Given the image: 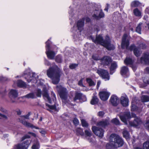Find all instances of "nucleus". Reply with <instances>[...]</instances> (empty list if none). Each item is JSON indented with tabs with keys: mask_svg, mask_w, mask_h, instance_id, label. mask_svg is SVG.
Returning <instances> with one entry per match:
<instances>
[{
	"mask_svg": "<svg viewBox=\"0 0 149 149\" xmlns=\"http://www.w3.org/2000/svg\"><path fill=\"white\" fill-rule=\"evenodd\" d=\"M62 74L61 70L56 65L50 67L47 71V76L52 79V82L54 84L58 83Z\"/></svg>",
	"mask_w": 149,
	"mask_h": 149,
	"instance_id": "1",
	"label": "nucleus"
},
{
	"mask_svg": "<svg viewBox=\"0 0 149 149\" xmlns=\"http://www.w3.org/2000/svg\"><path fill=\"white\" fill-rule=\"evenodd\" d=\"M91 38L93 41L96 44H100L103 47H108L110 45L111 42V40L109 37L106 36L104 40L102 35H96L95 39L92 36Z\"/></svg>",
	"mask_w": 149,
	"mask_h": 149,
	"instance_id": "2",
	"label": "nucleus"
},
{
	"mask_svg": "<svg viewBox=\"0 0 149 149\" xmlns=\"http://www.w3.org/2000/svg\"><path fill=\"white\" fill-rule=\"evenodd\" d=\"M110 138L116 148L122 146L124 144L123 141L118 135L112 134L111 135Z\"/></svg>",
	"mask_w": 149,
	"mask_h": 149,
	"instance_id": "3",
	"label": "nucleus"
},
{
	"mask_svg": "<svg viewBox=\"0 0 149 149\" xmlns=\"http://www.w3.org/2000/svg\"><path fill=\"white\" fill-rule=\"evenodd\" d=\"M96 72L103 79H105V80H107L109 79V74L107 70L99 69L97 70Z\"/></svg>",
	"mask_w": 149,
	"mask_h": 149,
	"instance_id": "4",
	"label": "nucleus"
},
{
	"mask_svg": "<svg viewBox=\"0 0 149 149\" xmlns=\"http://www.w3.org/2000/svg\"><path fill=\"white\" fill-rule=\"evenodd\" d=\"M36 75L33 72H29L28 73H24V76L25 78L27 80L28 82H30L32 80L35 81L34 82L36 83L37 80L36 76Z\"/></svg>",
	"mask_w": 149,
	"mask_h": 149,
	"instance_id": "5",
	"label": "nucleus"
},
{
	"mask_svg": "<svg viewBox=\"0 0 149 149\" xmlns=\"http://www.w3.org/2000/svg\"><path fill=\"white\" fill-rule=\"evenodd\" d=\"M8 95L11 102L13 103L15 102V99L18 96V91L16 90L11 89L8 93Z\"/></svg>",
	"mask_w": 149,
	"mask_h": 149,
	"instance_id": "6",
	"label": "nucleus"
},
{
	"mask_svg": "<svg viewBox=\"0 0 149 149\" xmlns=\"http://www.w3.org/2000/svg\"><path fill=\"white\" fill-rule=\"evenodd\" d=\"M132 116L133 117H135L133 121L129 122L130 124L132 126L137 127L139 126L142 123V121L141 119L137 117H136V115L132 113Z\"/></svg>",
	"mask_w": 149,
	"mask_h": 149,
	"instance_id": "7",
	"label": "nucleus"
},
{
	"mask_svg": "<svg viewBox=\"0 0 149 149\" xmlns=\"http://www.w3.org/2000/svg\"><path fill=\"white\" fill-rule=\"evenodd\" d=\"M92 129L93 132L97 136L101 138L103 137L104 132L103 129L95 126L93 127Z\"/></svg>",
	"mask_w": 149,
	"mask_h": 149,
	"instance_id": "8",
	"label": "nucleus"
},
{
	"mask_svg": "<svg viewBox=\"0 0 149 149\" xmlns=\"http://www.w3.org/2000/svg\"><path fill=\"white\" fill-rule=\"evenodd\" d=\"M101 64L104 66H108L112 62L111 58L108 56H104L100 59Z\"/></svg>",
	"mask_w": 149,
	"mask_h": 149,
	"instance_id": "9",
	"label": "nucleus"
},
{
	"mask_svg": "<svg viewBox=\"0 0 149 149\" xmlns=\"http://www.w3.org/2000/svg\"><path fill=\"white\" fill-rule=\"evenodd\" d=\"M30 144L29 140H26L21 144L16 146V149H27Z\"/></svg>",
	"mask_w": 149,
	"mask_h": 149,
	"instance_id": "10",
	"label": "nucleus"
},
{
	"mask_svg": "<svg viewBox=\"0 0 149 149\" xmlns=\"http://www.w3.org/2000/svg\"><path fill=\"white\" fill-rule=\"evenodd\" d=\"M127 49H129L130 51L133 50L134 55L137 57L139 56L142 53L140 47H126Z\"/></svg>",
	"mask_w": 149,
	"mask_h": 149,
	"instance_id": "11",
	"label": "nucleus"
},
{
	"mask_svg": "<svg viewBox=\"0 0 149 149\" xmlns=\"http://www.w3.org/2000/svg\"><path fill=\"white\" fill-rule=\"evenodd\" d=\"M110 95V93L106 91H102L100 92L99 93L100 98L103 101L107 100Z\"/></svg>",
	"mask_w": 149,
	"mask_h": 149,
	"instance_id": "12",
	"label": "nucleus"
},
{
	"mask_svg": "<svg viewBox=\"0 0 149 149\" xmlns=\"http://www.w3.org/2000/svg\"><path fill=\"white\" fill-rule=\"evenodd\" d=\"M127 35L124 34L123 36L121 42V47H128L129 45V40L127 39Z\"/></svg>",
	"mask_w": 149,
	"mask_h": 149,
	"instance_id": "13",
	"label": "nucleus"
},
{
	"mask_svg": "<svg viewBox=\"0 0 149 149\" xmlns=\"http://www.w3.org/2000/svg\"><path fill=\"white\" fill-rule=\"evenodd\" d=\"M120 118L121 120L125 124H127V119L130 118H131V115L130 112H125L123 115H121Z\"/></svg>",
	"mask_w": 149,
	"mask_h": 149,
	"instance_id": "14",
	"label": "nucleus"
},
{
	"mask_svg": "<svg viewBox=\"0 0 149 149\" xmlns=\"http://www.w3.org/2000/svg\"><path fill=\"white\" fill-rule=\"evenodd\" d=\"M46 53L49 58L52 59L54 58L55 55L54 52L50 49V47H47L46 49Z\"/></svg>",
	"mask_w": 149,
	"mask_h": 149,
	"instance_id": "15",
	"label": "nucleus"
},
{
	"mask_svg": "<svg viewBox=\"0 0 149 149\" xmlns=\"http://www.w3.org/2000/svg\"><path fill=\"white\" fill-rule=\"evenodd\" d=\"M95 13L93 15V17L97 19L103 18L104 16V14L101 9L96 11Z\"/></svg>",
	"mask_w": 149,
	"mask_h": 149,
	"instance_id": "16",
	"label": "nucleus"
},
{
	"mask_svg": "<svg viewBox=\"0 0 149 149\" xmlns=\"http://www.w3.org/2000/svg\"><path fill=\"white\" fill-rule=\"evenodd\" d=\"M85 18H83L81 19L78 20L77 23V26L78 29L81 32L83 29L84 24Z\"/></svg>",
	"mask_w": 149,
	"mask_h": 149,
	"instance_id": "17",
	"label": "nucleus"
},
{
	"mask_svg": "<svg viewBox=\"0 0 149 149\" xmlns=\"http://www.w3.org/2000/svg\"><path fill=\"white\" fill-rule=\"evenodd\" d=\"M67 91L66 88H62L59 92L60 97L63 100H65L67 97Z\"/></svg>",
	"mask_w": 149,
	"mask_h": 149,
	"instance_id": "18",
	"label": "nucleus"
},
{
	"mask_svg": "<svg viewBox=\"0 0 149 149\" xmlns=\"http://www.w3.org/2000/svg\"><path fill=\"white\" fill-rule=\"evenodd\" d=\"M120 103L123 107H127L128 105L129 99L126 96H121L120 98Z\"/></svg>",
	"mask_w": 149,
	"mask_h": 149,
	"instance_id": "19",
	"label": "nucleus"
},
{
	"mask_svg": "<svg viewBox=\"0 0 149 149\" xmlns=\"http://www.w3.org/2000/svg\"><path fill=\"white\" fill-rule=\"evenodd\" d=\"M110 102L113 105L117 106L119 103V100L118 97L115 95H113L111 97Z\"/></svg>",
	"mask_w": 149,
	"mask_h": 149,
	"instance_id": "20",
	"label": "nucleus"
},
{
	"mask_svg": "<svg viewBox=\"0 0 149 149\" xmlns=\"http://www.w3.org/2000/svg\"><path fill=\"white\" fill-rule=\"evenodd\" d=\"M141 62L143 61L146 64H149V53L146 52L144 54L143 56L140 58Z\"/></svg>",
	"mask_w": 149,
	"mask_h": 149,
	"instance_id": "21",
	"label": "nucleus"
},
{
	"mask_svg": "<svg viewBox=\"0 0 149 149\" xmlns=\"http://www.w3.org/2000/svg\"><path fill=\"white\" fill-rule=\"evenodd\" d=\"M146 24L140 22L138 24L136 27V31L139 34L141 33V30L142 29L146 27Z\"/></svg>",
	"mask_w": 149,
	"mask_h": 149,
	"instance_id": "22",
	"label": "nucleus"
},
{
	"mask_svg": "<svg viewBox=\"0 0 149 149\" xmlns=\"http://www.w3.org/2000/svg\"><path fill=\"white\" fill-rule=\"evenodd\" d=\"M21 122L24 125L28 127H30L32 128H34L36 129H39L38 127L34 126L32 124L24 120H20Z\"/></svg>",
	"mask_w": 149,
	"mask_h": 149,
	"instance_id": "23",
	"label": "nucleus"
},
{
	"mask_svg": "<svg viewBox=\"0 0 149 149\" xmlns=\"http://www.w3.org/2000/svg\"><path fill=\"white\" fill-rule=\"evenodd\" d=\"M129 70L127 67L123 66L121 68L120 73L124 77L126 76V75L128 72Z\"/></svg>",
	"mask_w": 149,
	"mask_h": 149,
	"instance_id": "24",
	"label": "nucleus"
},
{
	"mask_svg": "<svg viewBox=\"0 0 149 149\" xmlns=\"http://www.w3.org/2000/svg\"><path fill=\"white\" fill-rule=\"evenodd\" d=\"M117 67V63L115 61L111 63V66L110 67V74H112L114 72L115 70Z\"/></svg>",
	"mask_w": 149,
	"mask_h": 149,
	"instance_id": "25",
	"label": "nucleus"
},
{
	"mask_svg": "<svg viewBox=\"0 0 149 149\" xmlns=\"http://www.w3.org/2000/svg\"><path fill=\"white\" fill-rule=\"evenodd\" d=\"M134 62V59L127 57H126L124 61V63L127 65H132L133 63Z\"/></svg>",
	"mask_w": 149,
	"mask_h": 149,
	"instance_id": "26",
	"label": "nucleus"
},
{
	"mask_svg": "<svg viewBox=\"0 0 149 149\" xmlns=\"http://www.w3.org/2000/svg\"><path fill=\"white\" fill-rule=\"evenodd\" d=\"M141 3L139 1L135 0L132 1L131 3V7H136L141 6Z\"/></svg>",
	"mask_w": 149,
	"mask_h": 149,
	"instance_id": "27",
	"label": "nucleus"
},
{
	"mask_svg": "<svg viewBox=\"0 0 149 149\" xmlns=\"http://www.w3.org/2000/svg\"><path fill=\"white\" fill-rule=\"evenodd\" d=\"M42 95L45 99L47 100L49 103L51 102V100L49 97L48 94L46 91H44L42 93Z\"/></svg>",
	"mask_w": 149,
	"mask_h": 149,
	"instance_id": "28",
	"label": "nucleus"
},
{
	"mask_svg": "<svg viewBox=\"0 0 149 149\" xmlns=\"http://www.w3.org/2000/svg\"><path fill=\"white\" fill-rule=\"evenodd\" d=\"M17 86L20 87L25 88L26 87V84L22 80H18L17 81Z\"/></svg>",
	"mask_w": 149,
	"mask_h": 149,
	"instance_id": "29",
	"label": "nucleus"
},
{
	"mask_svg": "<svg viewBox=\"0 0 149 149\" xmlns=\"http://www.w3.org/2000/svg\"><path fill=\"white\" fill-rule=\"evenodd\" d=\"M106 149H116L114 146V144L111 140V141L108 143L106 145Z\"/></svg>",
	"mask_w": 149,
	"mask_h": 149,
	"instance_id": "30",
	"label": "nucleus"
},
{
	"mask_svg": "<svg viewBox=\"0 0 149 149\" xmlns=\"http://www.w3.org/2000/svg\"><path fill=\"white\" fill-rule=\"evenodd\" d=\"M109 124L107 120L100 121L97 123V125L102 127H105Z\"/></svg>",
	"mask_w": 149,
	"mask_h": 149,
	"instance_id": "31",
	"label": "nucleus"
},
{
	"mask_svg": "<svg viewBox=\"0 0 149 149\" xmlns=\"http://www.w3.org/2000/svg\"><path fill=\"white\" fill-rule=\"evenodd\" d=\"M82 95V93L76 92L75 93V97L73 99L74 101H75L77 100H80L81 99Z\"/></svg>",
	"mask_w": 149,
	"mask_h": 149,
	"instance_id": "32",
	"label": "nucleus"
},
{
	"mask_svg": "<svg viewBox=\"0 0 149 149\" xmlns=\"http://www.w3.org/2000/svg\"><path fill=\"white\" fill-rule=\"evenodd\" d=\"M133 13L134 15L138 17H141V12L139 9L136 8L134 9L133 11Z\"/></svg>",
	"mask_w": 149,
	"mask_h": 149,
	"instance_id": "33",
	"label": "nucleus"
},
{
	"mask_svg": "<svg viewBox=\"0 0 149 149\" xmlns=\"http://www.w3.org/2000/svg\"><path fill=\"white\" fill-rule=\"evenodd\" d=\"M86 80L89 86H91L95 85V83L91 79L87 78Z\"/></svg>",
	"mask_w": 149,
	"mask_h": 149,
	"instance_id": "34",
	"label": "nucleus"
},
{
	"mask_svg": "<svg viewBox=\"0 0 149 149\" xmlns=\"http://www.w3.org/2000/svg\"><path fill=\"white\" fill-rule=\"evenodd\" d=\"M98 102V99L97 96H94L91 102V103L93 105L97 104Z\"/></svg>",
	"mask_w": 149,
	"mask_h": 149,
	"instance_id": "35",
	"label": "nucleus"
},
{
	"mask_svg": "<svg viewBox=\"0 0 149 149\" xmlns=\"http://www.w3.org/2000/svg\"><path fill=\"white\" fill-rule=\"evenodd\" d=\"M141 100L143 102H146L149 101V96L143 95L141 97Z\"/></svg>",
	"mask_w": 149,
	"mask_h": 149,
	"instance_id": "36",
	"label": "nucleus"
},
{
	"mask_svg": "<svg viewBox=\"0 0 149 149\" xmlns=\"http://www.w3.org/2000/svg\"><path fill=\"white\" fill-rule=\"evenodd\" d=\"M40 144L38 141L34 143L32 145L31 148L32 149H39L40 148Z\"/></svg>",
	"mask_w": 149,
	"mask_h": 149,
	"instance_id": "37",
	"label": "nucleus"
},
{
	"mask_svg": "<svg viewBox=\"0 0 149 149\" xmlns=\"http://www.w3.org/2000/svg\"><path fill=\"white\" fill-rule=\"evenodd\" d=\"M123 136L126 139H128L130 138L129 134L128 131L126 130H124L123 132Z\"/></svg>",
	"mask_w": 149,
	"mask_h": 149,
	"instance_id": "38",
	"label": "nucleus"
},
{
	"mask_svg": "<svg viewBox=\"0 0 149 149\" xmlns=\"http://www.w3.org/2000/svg\"><path fill=\"white\" fill-rule=\"evenodd\" d=\"M46 105L47 107H48L49 109H47L50 111H51V109L54 110L56 111H57L56 109V107L55 105H50L48 104H46Z\"/></svg>",
	"mask_w": 149,
	"mask_h": 149,
	"instance_id": "39",
	"label": "nucleus"
},
{
	"mask_svg": "<svg viewBox=\"0 0 149 149\" xmlns=\"http://www.w3.org/2000/svg\"><path fill=\"white\" fill-rule=\"evenodd\" d=\"M24 97H26L28 98H35V94L33 93H29L25 96H24Z\"/></svg>",
	"mask_w": 149,
	"mask_h": 149,
	"instance_id": "40",
	"label": "nucleus"
},
{
	"mask_svg": "<svg viewBox=\"0 0 149 149\" xmlns=\"http://www.w3.org/2000/svg\"><path fill=\"white\" fill-rule=\"evenodd\" d=\"M143 149H149V141L144 143L143 144Z\"/></svg>",
	"mask_w": 149,
	"mask_h": 149,
	"instance_id": "41",
	"label": "nucleus"
},
{
	"mask_svg": "<svg viewBox=\"0 0 149 149\" xmlns=\"http://www.w3.org/2000/svg\"><path fill=\"white\" fill-rule=\"evenodd\" d=\"M0 111L3 113H2V114L6 115L8 118V111L7 110L3 108L2 107L0 106Z\"/></svg>",
	"mask_w": 149,
	"mask_h": 149,
	"instance_id": "42",
	"label": "nucleus"
},
{
	"mask_svg": "<svg viewBox=\"0 0 149 149\" xmlns=\"http://www.w3.org/2000/svg\"><path fill=\"white\" fill-rule=\"evenodd\" d=\"M111 122L116 125H120V122L119 120L116 118L113 119L111 120Z\"/></svg>",
	"mask_w": 149,
	"mask_h": 149,
	"instance_id": "43",
	"label": "nucleus"
},
{
	"mask_svg": "<svg viewBox=\"0 0 149 149\" xmlns=\"http://www.w3.org/2000/svg\"><path fill=\"white\" fill-rule=\"evenodd\" d=\"M85 135L89 137L91 136V132L90 130H86L85 131Z\"/></svg>",
	"mask_w": 149,
	"mask_h": 149,
	"instance_id": "44",
	"label": "nucleus"
},
{
	"mask_svg": "<svg viewBox=\"0 0 149 149\" xmlns=\"http://www.w3.org/2000/svg\"><path fill=\"white\" fill-rule=\"evenodd\" d=\"M56 61L58 63H60L62 61L61 56L60 55L57 56L56 58Z\"/></svg>",
	"mask_w": 149,
	"mask_h": 149,
	"instance_id": "45",
	"label": "nucleus"
},
{
	"mask_svg": "<svg viewBox=\"0 0 149 149\" xmlns=\"http://www.w3.org/2000/svg\"><path fill=\"white\" fill-rule=\"evenodd\" d=\"M82 125L83 127H87L88 126V123L84 120H81Z\"/></svg>",
	"mask_w": 149,
	"mask_h": 149,
	"instance_id": "46",
	"label": "nucleus"
},
{
	"mask_svg": "<svg viewBox=\"0 0 149 149\" xmlns=\"http://www.w3.org/2000/svg\"><path fill=\"white\" fill-rule=\"evenodd\" d=\"M144 127L148 131H149V120L146 121L144 124Z\"/></svg>",
	"mask_w": 149,
	"mask_h": 149,
	"instance_id": "47",
	"label": "nucleus"
},
{
	"mask_svg": "<svg viewBox=\"0 0 149 149\" xmlns=\"http://www.w3.org/2000/svg\"><path fill=\"white\" fill-rule=\"evenodd\" d=\"M76 131L77 133L79 134L82 135L83 134V130L80 128H77L76 130Z\"/></svg>",
	"mask_w": 149,
	"mask_h": 149,
	"instance_id": "48",
	"label": "nucleus"
},
{
	"mask_svg": "<svg viewBox=\"0 0 149 149\" xmlns=\"http://www.w3.org/2000/svg\"><path fill=\"white\" fill-rule=\"evenodd\" d=\"M78 65V64L75 63L69 65V68L71 69H72L75 68H76L77 67Z\"/></svg>",
	"mask_w": 149,
	"mask_h": 149,
	"instance_id": "49",
	"label": "nucleus"
},
{
	"mask_svg": "<svg viewBox=\"0 0 149 149\" xmlns=\"http://www.w3.org/2000/svg\"><path fill=\"white\" fill-rule=\"evenodd\" d=\"M41 91L40 89H38L37 90L36 95L38 97H40L41 96Z\"/></svg>",
	"mask_w": 149,
	"mask_h": 149,
	"instance_id": "50",
	"label": "nucleus"
},
{
	"mask_svg": "<svg viewBox=\"0 0 149 149\" xmlns=\"http://www.w3.org/2000/svg\"><path fill=\"white\" fill-rule=\"evenodd\" d=\"M93 58L95 60H100L101 59L99 58L98 56L96 55H93L92 56Z\"/></svg>",
	"mask_w": 149,
	"mask_h": 149,
	"instance_id": "51",
	"label": "nucleus"
},
{
	"mask_svg": "<svg viewBox=\"0 0 149 149\" xmlns=\"http://www.w3.org/2000/svg\"><path fill=\"white\" fill-rule=\"evenodd\" d=\"M137 107L135 105L132 104L131 107V110L134 111H136L137 109Z\"/></svg>",
	"mask_w": 149,
	"mask_h": 149,
	"instance_id": "52",
	"label": "nucleus"
},
{
	"mask_svg": "<svg viewBox=\"0 0 149 149\" xmlns=\"http://www.w3.org/2000/svg\"><path fill=\"white\" fill-rule=\"evenodd\" d=\"M1 118L5 119H8L7 116L4 114H2L0 113V119Z\"/></svg>",
	"mask_w": 149,
	"mask_h": 149,
	"instance_id": "53",
	"label": "nucleus"
},
{
	"mask_svg": "<svg viewBox=\"0 0 149 149\" xmlns=\"http://www.w3.org/2000/svg\"><path fill=\"white\" fill-rule=\"evenodd\" d=\"M83 79H81L78 82V84L79 85L82 86V87H84V86L83 85Z\"/></svg>",
	"mask_w": 149,
	"mask_h": 149,
	"instance_id": "54",
	"label": "nucleus"
},
{
	"mask_svg": "<svg viewBox=\"0 0 149 149\" xmlns=\"http://www.w3.org/2000/svg\"><path fill=\"white\" fill-rule=\"evenodd\" d=\"M7 79L6 77H1L0 78V81L1 82H4L7 80Z\"/></svg>",
	"mask_w": 149,
	"mask_h": 149,
	"instance_id": "55",
	"label": "nucleus"
},
{
	"mask_svg": "<svg viewBox=\"0 0 149 149\" xmlns=\"http://www.w3.org/2000/svg\"><path fill=\"white\" fill-rule=\"evenodd\" d=\"M80 100H82L83 102L86 101V96L82 94L81 99Z\"/></svg>",
	"mask_w": 149,
	"mask_h": 149,
	"instance_id": "56",
	"label": "nucleus"
},
{
	"mask_svg": "<svg viewBox=\"0 0 149 149\" xmlns=\"http://www.w3.org/2000/svg\"><path fill=\"white\" fill-rule=\"evenodd\" d=\"M104 113L103 111H100L98 112V116L100 117H102L104 115Z\"/></svg>",
	"mask_w": 149,
	"mask_h": 149,
	"instance_id": "57",
	"label": "nucleus"
},
{
	"mask_svg": "<svg viewBox=\"0 0 149 149\" xmlns=\"http://www.w3.org/2000/svg\"><path fill=\"white\" fill-rule=\"evenodd\" d=\"M45 65L48 66L50 65L51 64L46 59L45 60Z\"/></svg>",
	"mask_w": 149,
	"mask_h": 149,
	"instance_id": "58",
	"label": "nucleus"
},
{
	"mask_svg": "<svg viewBox=\"0 0 149 149\" xmlns=\"http://www.w3.org/2000/svg\"><path fill=\"white\" fill-rule=\"evenodd\" d=\"M30 136L28 135H26L22 138V140L23 141L26 138H30Z\"/></svg>",
	"mask_w": 149,
	"mask_h": 149,
	"instance_id": "59",
	"label": "nucleus"
},
{
	"mask_svg": "<svg viewBox=\"0 0 149 149\" xmlns=\"http://www.w3.org/2000/svg\"><path fill=\"white\" fill-rule=\"evenodd\" d=\"M73 122L75 125H77L79 123L78 120L76 119H75L73 120Z\"/></svg>",
	"mask_w": 149,
	"mask_h": 149,
	"instance_id": "60",
	"label": "nucleus"
},
{
	"mask_svg": "<svg viewBox=\"0 0 149 149\" xmlns=\"http://www.w3.org/2000/svg\"><path fill=\"white\" fill-rule=\"evenodd\" d=\"M30 113H28L27 115L24 116L23 117L25 118L29 119V116L30 115Z\"/></svg>",
	"mask_w": 149,
	"mask_h": 149,
	"instance_id": "61",
	"label": "nucleus"
},
{
	"mask_svg": "<svg viewBox=\"0 0 149 149\" xmlns=\"http://www.w3.org/2000/svg\"><path fill=\"white\" fill-rule=\"evenodd\" d=\"M50 43H51V42L49 40H47V41L46 42V44L47 45L46 47H50Z\"/></svg>",
	"mask_w": 149,
	"mask_h": 149,
	"instance_id": "62",
	"label": "nucleus"
},
{
	"mask_svg": "<svg viewBox=\"0 0 149 149\" xmlns=\"http://www.w3.org/2000/svg\"><path fill=\"white\" fill-rule=\"evenodd\" d=\"M101 84V81L100 80H98L97 82V88H98L99 87L100 85Z\"/></svg>",
	"mask_w": 149,
	"mask_h": 149,
	"instance_id": "63",
	"label": "nucleus"
},
{
	"mask_svg": "<svg viewBox=\"0 0 149 149\" xmlns=\"http://www.w3.org/2000/svg\"><path fill=\"white\" fill-rule=\"evenodd\" d=\"M6 93V91L5 89H4L3 90V91L2 92H1L0 93L2 94L3 95H5Z\"/></svg>",
	"mask_w": 149,
	"mask_h": 149,
	"instance_id": "64",
	"label": "nucleus"
}]
</instances>
